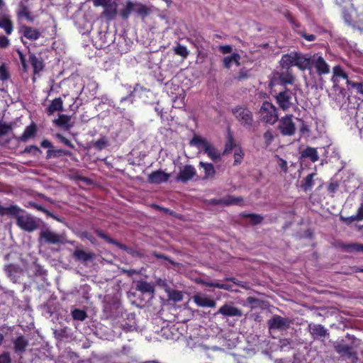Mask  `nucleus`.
<instances>
[{"label":"nucleus","mask_w":363,"mask_h":363,"mask_svg":"<svg viewBox=\"0 0 363 363\" xmlns=\"http://www.w3.org/2000/svg\"><path fill=\"white\" fill-rule=\"evenodd\" d=\"M232 113L238 121L245 128H251L253 125V115L251 111L245 106H236L232 110Z\"/></svg>","instance_id":"20e7f679"},{"label":"nucleus","mask_w":363,"mask_h":363,"mask_svg":"<svg viewBox=\"0 0 363 363\" xmlns=\"http://www.w3.org/2000/svg\"><path fill=\"white\" fill-rule=\"evenodd\" d=\"M11 129V125L0 121V137L8 134Z\"/></svg>","instance_id":"6e6d98bb"},{"label":"nucleus","mask_w":363,"mask_h":363,"mask_svg":"<svg viewBox=\"0 0 363 363\" xmlns=\"http://www.w3.org/2000/svg\"><path fill=\"white\" fill-rule=\"evenodd\" d=\"M301 157L308 158L313 162H315L319 160L317 149L315 147H306L301 152Z\"/></svg>","instance_id":"c85d7f7f"},{"label":"nucleus","mask_w":363,"mask_h":363,"mask_svg":"<svg viewBox=\"0 0 363 363\" xmlns=\"http://www.w3.org/2000/svg\"><path fill=\"white\" fill-rule=\"evenodd\" d=\"M73 257L79 261L87 262L94 259L95 254L83 250H76L73 253Z\"/></svg>","instance_id":"cd10ccee"},{"label":"nucleus","mask_w":363,"mask_h":363,"mask_svg":"<svg viewBox=\"0 0 363 363\" xmlns=\"http://www.w3.org/2000/svg\"><path fill=\"white\" fill-rule=\"evenodd\" d=\"M10 74L6 65L3 64L0 66V79L6 81L9 79Z\"/></svg>","instance_id":"5fc2aeb1"},{"label":"nucleus","mask_w":363,"mask_h":363,"mask_svg":"<svg viewBox=\"0 0 363 363\" xmlns=\"http://www.w3.org/2000/svg\"><path fill=\"white\" fill-rule=\"evenodd\" d=\"M56 137L62 143H64L65 145L71 147V148H74V145L68 140L65 137H64L61 134H57L56 135Z\"/></svg>","instance_id":"e2e57ef3"},{"label":"nucleus","mask_w":363,"mask_h":363,"mask_svg":"<svg viewBox=\"0 0 363 363\" xmlns=\"http://www.w3.org/2000/svg\"><path fill=\"white\" fill-rule=\"evenodd\" d=\"M235 147V144L233 138V136L230 134H229L228 137V140H227V142L225 143V150L223 151V154L228 153Z\"/></svg>","instance_id":"864d4df0"},{"label":"nucleus","mask_w":363,"mask_h":363,"mask_svg":"<svg viewBox=\"0 0 363 363\" xmlns=\"http://www.w3.org/2000/svg\"><path fill=\"white\" fill-rule=\"evenodd\" d=\"M312 55L296 52V66L303 71L311 69Z\"/></svg>","instance_id":"4468645a"},{"label":"nucleus","mask_w":363,"mask_h":363,"mask_svg":"<svg viewBox=\"0 0 363 363\" xmlns=\"http://www.w3.org/2000/svg\"><path fill=\"white\" fill-rule=\"evenodd\" d=\"M295 77L291 69L281 68L274 74L272 82L281 84H292Z\"/></svg>","instance_id":"1a4fd4ad"},{"label":"nucleus","mask_w":363,"mask_h":363,"mask_svg":"<svg viewBox=\"0 0 363 363\" xmlns=\"http://www.w3.org/2000/svg\"><path fill=\"white\" fill-rule=\"evenodd\" d=\"M259 113L261 121L270 125H274L279 119L278 109L269 101L262 103Z\"/></svg>","instance_id":"7ed1b4c3"},{"label":"nucleus","mask_w":363,"mask_h":363,"mask_svg":"<svg viewBox=\"0 0 363 363\" xmlns=\"http://www.w3.org/2000/svg\"><path fill=\"white\" fill-rule=\"evenodd\" d=\"M18 29L19 33L30 40H36L41 35V32L38 29L31 26L21 25Z\"/></svg>","instance_id":"f3484780"},{"label":"nucleus","mask_w":363,"mask_h":363,"mask_svg":"<svg viewBox=\"0 0 363 363\" xmlns=\"http://www.w3.org/2000/svg\"><path fill=\"white\" fill-rule=\"evenodd\" d=\"M29 61L33 68L34 74H37L43 70L45 65L41 57H38L34 53L30 52Z\"/></svg>","instance_id":"5701e85b"},{"label":"nucleus","mask_w":363,"mask_h":363,"mask_svg":"<svg viewBox=\"0 0 363 363\" xmlns=\"http://www.w3.org/2000/svg\"><path fill=\"white\" fill-rule=\"evenodd\" d=\"M190 144L202 150L213 161H218L221 158L220 152L206 139L195 136L191 140Z\"/></svg>","instance_id":"f03ea898"},{"label":"nucleus","mask_w":363,"mask_h":363,"mask_svg":"<svg viewBox=\"0 0 363 363\" xmlns=\"http://www.w3.org/2000/svg\"><path fill=\"white\" fill-rule=\"evenodd\" d=\"M221 314L224 318L228 317H241L243 313L241 309L234 306L233 304L225 303L223 305L218 311L215 313V315Z\"/></svg>","instance_id":"f8f14e48"},{"label":"nucleus","mask_w":363,"mask_h":363,"mask_svg":"<svg viewBox=\"0 0 363 363\" xmlns=\"http://www.w3.org/2000/svg\"><path fill=\"white\" fill-rule=\"evenodd\" d=\"M242 152L240 148L237 149L234 154L235 161L234 164H240L242 158Z\"/></svg>","instance_id":"0e129e2a"},{"label":"nucleus","mask_w":363,"mask_h":363,"mask_svg":"<svg viewBox=\"0 0 363 363\" xmlns=\"http://www.w3.org/2000/svg\"><path fill=\"white\" fill-rule=\"evenodd\" d=\"M242 216L245 218H249L250 223L253 225L259 224L263 220V217L258 214L243 213Z\"/></svg>","instance_id":"de8ad7c7"},{"label":"nucleus","mask_w":363,"mask_h":363,"mask_svg":"<svg viewBox=\"0 0 363 363\" xmlns=\"http://www.w3.org/2000/svg\"><path fill=\"white\" fill-rule=\"evenodd\" d=\"M21 212H23V211L18 207L17 213L11 216L16 218V225L21 230L31 233L38 229L40 225L35 217L28 213L20 214Z\"/></svg>","instance_id":"f257e3e1"},{"label":"nucleus","mask_w":363,"mask_h":363,"mask_svg":"<svg viewBox=\"0 0 363 363\" xmlns=\"http://www.w3.org/2000/svg\"><path fill=\"white\" fill-rule=\"evenodd\" d=\"M311 334L314 338L325 337L329 335L328 330L324 328L321 324H313L308 325Z\"/></svg>","instance_id":"412c9836"},{"label":"nucleus","mask_w":363,"mask_h":363,"mask_svg":"<svg viewBox=\"0 0 363 363\" xmlns=\"http://www.w3.org/2000/svg\"><path fill=\"white\" fill-rule=\"evenodd\" d=\"M135 4L130 1H128L125 7L120 11V16L123 19H127L132 11H134Z\"/></svg>","instance_id":"e433bc0d"},{"label":"nucleus","mask_w":363,"mask_h":363,"mask_svg":"<svg viewBox=\"0 0 363 363\" xmlns=\"http://www.w3.org/2000/svg\"><path fill=\"white\" fill-rule=\"evenodd\" d=\"M95 233L99 237L103 238L108 243L113 244L117 246L118 248L125 251L128 254L130 255L133 257H141L143 256V255L139 251L135 250L134 249L126 246L125 245L117 241L116 240L110 238L108 235L103 233L101 230H96Z\"/></svg>","instance_id":"6e6552de"},{"label":"nucleus","mask_w":363,"mask_h":363,"mask_svg":"<svg viewBox=\"0 0 363 363\" xmlns=\"http://www.w3.org/2000/svg\"><path fill=\"white\" fill-rule=\"evenodd\" d=\"M347 89L350 90L352 94H354L356 97L361 101H363V84L361 82H355L350 80V83L347 85Z\"/></svg>","instance_id":"a878e982"},{"label":"nucleus","mask_w":363,"mask_h":363,"mask_svg":"<svg viewBox=\"0 0 363 363\" xmlns=\"http://www.w3.org/2000/svg\"><path fill=\"white\" fill-rule=\"evenodd\" d=\"M281 135L284 136H292L296 133V125L292 120V115H286L279 121L278 125Z\"/></svg>","instance_id":"9d476101"},{"label":"nucleus","mask_w":363,"mask_h":363,"mask_svg":"<svg viewBox=\"0 0 363 363\" xmlns=\"http://www.w3.org/2000/svg\"><path fill=\"white\" fill-rule=\"evenodd\" d=\"M18 206L16 205H11L5 207L0 204V216H10L14 215L17 213Z\"/></svg>","instance_id":"ea45409f"},{"label":"nucleus","mask_w":363,"mask_h":363,"mask_svg":"<svg viewBox=\"0 0 363 363\" xmlns=\"http://www.w3.org/2000/svg\"><path fill=\"white\" fill-rule=\"evenodd\" d=\"M10 45V40L4 36L0 35V48H6Z\"/></svg>","instance_id":"774afa93"},{"label":"nucleus","mask_w":363,"mask_h":363,"mask_svg":"<svg viewBox=\"0 0 363 363\" xmlns=\"http://www.w3.org/2000/svg\"><path fill=\"white\" fill-rule=\"evenodd\" d=\"M337 352H342L345 354H350L351 353L352 347L347 345H340L336 347Z\"/></svg>","instance_id":"bf43d9fd"},{"label":"nucleus","mask_w":363,"mask_h":363,"mask_svg":"<svg viewBox=\"0 0 363 363\" xmlns=\"http://www.w3.org/2000/svg\"><path fill=\"white\" fill-rule=\"evenodd\" d=\"M194 302L201 307L214 308L216 303L214 300L208 298L204 295L196 294L193 296Z\"/></svg>","instance_id":"4be33fe9"},{"label":"nucleus","mask_w":363,"mask_h":363,"mask_svg":"<svg viewBox=\"0 0 363 363\" xmlns=\"http://www.w3.org/2000/svg\"><path fill=\"white\" fill-rule=\"evenodd\" d=\"M0 363H11V358L9 352H4L0 354Z\"/></svg>","instance_id":"680f3d73"},{"label":"nucleus","mask_w":363,"mask_h":363,"mask_svg":"<svg viewBox=\"0 0 363 363\" xmlns=\"http://www.w3.org/2000/svg\"><path fill=\"white\" fill-rule=\"evenodd\" d=\"M342 248L347 252H361L363 253V244L352 243V244H342Z\"/></svg>","instance_id":"58836bf2"},{"label":"nucleus","mask_w":363,"mask_h":363,"mask_svg":"<svg viewBox=\"0 0 363 363\" xmlns=\"http://www.w3.org/2000/svg\"><path fill=\"white\" fill-rule=\"evenodd\" d=\"M281 68L291 69L292 66H296V52L284 55L279 62Z\"/></svg>","instance_id":"b1692460"},{"label":"nucleus","mask_w":363,"mask_h":363,"mask_svg":"<svg viewBox=\"0 0 363 363\" xmlns=\"http://www.w3.org/2000/svg\"><path fill=\"white\" fill-rule=\"evenodd\" d=\"M63 108V102L61 98L53 99L46 109L48 115L53 114L55 111H62Z\"/></svg>","instance_id":"7c9ffc66"},{"label":"nucleus","mask_w":363,"mask_h":363,"mask_svg":"<svg viewBox=\"0 0 363 363\" xmlns=\"http://www.w3.org/2000/svg\"><path fill=\"white\" fill-rule=\"evenodd\" d=\"M174 90L177 91L175 96H172L173 107L181 108L184 106V99L186 96L185 91L179 85L174 86Z\"/></svg>","instance_id":"6ab92c4d"},{"label":"nucleus","mask_w":363,"mask_h":363,"mask_svg":"<svg viewBox=\"0 0 363 363\" xmlns=\"http://www.w3.org/2000/svg\"><path fill=\"white\" fill-rule=\"evenodd\" d=\"M292 323L293 320L289 318L279 315H274L267 320V326L269 330H286Z\"/></svg>","instance_id":"39448f33"},{"label":"nucleus","mask_w":363,"mask_h":363,"mask_svg":"<svg viewBox=\"0 0 363 363\" xmlns=\"http://www.w3.org/2000/svg\"><path fill=\"white\" fill-rule=\"evenodd\" d=\"M174 52L176 55L182 57L184 59L186 58L189 54L186 47L181 44H178L174 48Z\"/></svg>","instance_id":"a18cd8bd"},{"label":"nucleus","mask_w":363,"mask_h":363,"mask_svg":"<svg viewBox=\"0 0 363 363\" xmlns=\"http://www.w3.org/2000/svg\"><path fill=\"white\" fill-rule=\"evenodd\" d=\"M18 16L19 18H24L30 22H32L33 21V17L31 16L30 9H28L27 5L23 1H21L20 4H19V9L18 11Z\"/></svg>","instance_id":"2f4dec72"},{"label":"nucleus","mask_w":363,"mask_h":363,"mask_svg":"<svg viewBox=\"0 0 363 363\" xmlns=\"http://www.w3.org/2000/svg\"><path fill=\"white\" fill-rule=\"evenodd\" d=\"M54 122L57 125L66 130H69L73 126L71 123V116L65 114L59 115L58 118L55 119Z\"/></svg>","instance_id":"c756f323"},{"label":"nucleus","mask_w":363,"mask_h":363,"mask_svg":"<svg viewBox=\"0 0 363 363\" xmlns=\"http://www.w3.org/2000/svg\"><path fill=\"white\" fill-rule=\"evenodd\" d=\"M13 349L15 352L23 353L26 350L27 347L28 346V340L23 336L20 335L17 337L13 341Z\"/></svg>","instance_id":"393cba45"},{"label":"nucleus","mask_w":363,"mask_h":363,"mask_svg":"<svg viewBox=\"0 0 363 363\" xmlns=\"http://www.w3.org/2000/svg\"><path fill=\"white\" fill-rule=\"evenodd\" d=\"M340 220L347 224H350L355 220H362L363 212L359 208H358L357 213L356 215L350 217L340 216Z\"/></svg>","instance_id":"37998d69"},{"label":"nucleus","mask_w":363,"mask_h":363,"mask_svg":"<svg viewBox=\"0 0 363 363\" xmlns=\"http://www.w3.org/2000/svg\"><path fill=\"white\" fill-rule=\"evenodd\" d=\"M333 84H340V81H344L346 85L350 83V80L348 79L347 73L344 71L343 68L337 65L333 68V77L331 79Z\"/></svg>","instance_id":"dca6fc26"},{"label":"nucleus","mask_w":363,"mask_h":363,"mask_svg":"<svg viewBox=\"0 0 363 363\" xmlns=\"http://www.w3.org/2000/svg\"><path fill=\"white\" fill-rule=\"evenodd\" d=\"M118 14V4L116 1L111 2L104 8L101 16L104 17L108 21H113Z\"/></svg>","instance_id":"aec40b11"},{"label":"nucleus","mask_w":363,"mask_h":363,"mask_svg":"<svg viewBox=\"0 0 363 363\" xmlns=\"http://www.w3.org/2000/svg\"><path fill=\"white\" fill-rule=\"evenodd\" d=\"M240 57L238 53H233L230 56H227L223 60V65L225 68L229 69L233 62L239 65V60Z\"/></svg>","instance_id":"4c0bfd02"},{"label":"nucleus","mask_w":363,"mask_h":363,"mask_svg":"<svg viewBox=\"0 0 363 363\" xmlns=\"http://www.w3.org/2000/svg\"><path fill=\"white\" fill-rule=\"evenodd\" d=\"M4 271L11 280L16 282L17 274L21 272V269L18 264H9L4 266Z\"/></svg>","instance_id":"bb28decb"},{"label":"nucleus","mask_w":363,"mask_h":363,"mask_svg":"<svg viewBox=\"0 0 363 363\" xmlns=\"http://www.w3.org/2000/svg\"><path fill=\"white\" fill-rule=\"evenodd\" d=\"M196 174V169L191 164H186L179 171L176 177V181L186 183L191 180Z\"/></svg>","instance_id":"ddd939ff"},{"label":"nucleus","mask_w":363,"mask_h":363,"mask_svg":"<svg viewBox=\"0 0 363 363\" xmlns=\"http://www.w3.org/2000/svg\"><path fill=\"white\" fill-rule=\"evenodd\" d=\"M108 145V140L106 137H102L94 142V147L99 151L102 150Z\"/></svg>","instance_id":"3c124183"},{"label":"nucleus","mask_w":363,"mask_h":363,"mask_svg":"<svg viewBox=\"0 0 363 363\" xmlns=\"http://www.w3.org/2000/svg\"><path fill=\"white\" fill-rule=\"evenodd\" d=\"M113 1L112 0H93L95 6H103L104 8Z\"/></svg>","instance_id":"338daca9"},{"label":"nucleus","mask_w":363,"mask_h":363,"mask_svg":"<svg viewBox=\"0 0 363 363\" xmlns=\"http://www.w3.org/2000/svg\"><path fill=\"white\" fill-rule=\"evenodd\" d=\"M62 235L56 233L50 229L42 230L39 234L38 241L40 243L57 245L64 242Z\"/></svg>","instance_id":"0eeeda50"},{"label":"nucleus","mask_w":363,"mask_h":363,"mask_svg":"<svg viewBox=\"0 0 363 363\" xmlns=\"http://www.w3.org/2000/svg\"><path fill=\"white\" fill-rule=\"evenodd\" d=\"M36 133V126L35 124H31L27 126L23 133L19 138V140L22 142H26L30 138L34 137Z\"/></svg>","instance_id":"f704fd0d"},{"label":"nucleus","mask_w":363,"mask_h":363,"mask_svg":"<svg viewBox=\"0 0 363 363\" xmlns=\"http://www.w3.org/2000/svg\"><path fill=\"white\" fill-rule=\"evenodd\" d=\"M342 84H333V90L337 95L336 100L342 101L346 96V90L342 87Z\"/></svg>","instance_id":"a19ab883"},{"label":"nucleus","mask_w":363,"mask_h":363,"mask_svg":"<svg viewBox=\"0 0 363 363\" xmlns=\"http://www.w3.org/2000/svg\"><path fill=\"white\" fill-rule=\"evenodd\" d=\"M247 303L251 306V309L262 308L263 301L255 297L250 296L246 299Z\"/></svg>","instance_id":"8fccbe9b"},{"label":"nucleus","mask_w":363,"mask_h":363,"mask_svg":"<svg viewBox=\"0 0 363 363\" xmlns=\"http://www.w3.org/2000/svg\"><path fill=\"white\" fill-rule=\"evenodd\" d=\"M30 206L31 207L37 209L38 211H42V212L45 213L48 216H50L52 218H55L56 220H58V218H57L55 216H54L50 211L46 210L43 206L38 205V204H37L35 203H33V202L30 203Z\"/></svg>","instance_id":"4d7b16f0"},{"label":"nucleus","mask_w":363,"mask_h":363,"mask_svg":"<svg viewBox=\"0 0 363 363\" xmlns=\"http://www.w3.org/2000/svg\"><path fill=\"white\" fill-rule=\"evenodd\" d=\"M298 121L301 123V125L299 128V132L301 135L308 134L310 132L309 128L308 125L305 123V122L301 119H298Z\"/></svg>","instance_id":"052dcab7"},{"label":"nucleus","mask_w":363,"mask_h":363,"mask_svg":"<svg viewBox=\"0 0 363 363\" xmlns=\"http://www.w3.org/2000/svg\"><path fill=\"white\" fill-rule=\"evenodd\" d=\"M314 68L320 76L330 73V66L319 54L312 55L311 69Z\"/></svg>","instance_id":"9b49d317"},{"label":"nucleus","mask_w":363,"mask_h":363,"mask_svg":"<svg viewBox=\"0 0 363 363\" xmlns=\"http://www.w3.org/2000/svg\"><path fill=\"white\" fill-rule=\"evenodd\" d=\"M0 28H3L7 35L11 34L13 28L12 21L8 17L1 18Z\"/></svg>","instance_id":"c9c22d12"},{"label":"nucleus","mask_w":363,"mask_h":363,"mask_svg":"<svg viewBox=\"0 0 363 363\" xmlns=\"http://www.w3.org/2000/svg\"><path fill=\"white\" fill-rule=\"evenodd\" d=\"M135 9L134 11L140 16L145 17L148 13L149 10L143 4L140 3H135Z\"/></svg>","instance_id":"49530a36"},{"label":"nucleus","mask_w":363,"mask_h":363,"mask_svg":"<svg viewBox=\"0 0 363 363\" xmlns=\"http://www.w3.org/2000/svg\"><path fill=\"white\" fill-rule=\"evenodd\" d=\"M68 328L67 327H65L63 328L59 329V330H55L53 331V334L55 337L59 340L62 341L65 339H67L69 337Z\"/></svg>","instance_id":"79ce46f5"},{"label":"nucleus","mask_w":363,"mask_h":363,"mask_svg":"<svg viewBox=\"0 0 363 363\" xmlns=\"http://www.w3.org/2000/svg\"><path fill=\"white\" fill-rule=\"evenodd\" d=\"M264 139L266 145L268 146L273 141L274 136L273 131L272 130H268L264 133Z\"/></svg>","instance_id":"13d9d810"},{"label":"nucleus","mask_w":363,"mask_h":363,"mask_svg":"<svg viewBox=\"0 0 363 363\" xmlns=\"http://www.w3.org/2000/svg\"><path fill=\"white\" fill-rule=\"evenodd\" d=\"M315 174H308L304 180V182L302 184L301 187L305 191L311 190L314 184L313 183V177Z\"/></svg>","instance_id":"c03bdc74"},{"label":"nucleus","mask_w":363,"mask_h":363,"mask_svg":"<svg viewBox=\"0 0 363 363\" xmlns=\"http://www.w3.org/2000/svg\"><path fill=\"white\" fill-rule=\"evenodd\" d=\"M241 201H242V199L241 197H235L234 196L228 195L222 199H212L209 200L208 203L212 205L230 206L240 204Z\"/></svg>","instance_id":"a211bd4d"},{"label":"nucleus","mask_w":363,"mask_h":363,"mask_svg":"<svg viewBox=\"0 0 363 363\" xmlns=\"http://www.w3.org/2000/svg\"><path fill=\"white\" fill-rule=\"evenodd\" d=\"M40 150L35 145H30L25 148L24 152L27 153H33V155H35L37 152H40Z\"/></svg>","instance_id":"69168bd1"},{"label":"nucleus","mask_w":363,"mask_h":363,"mask_svg":"<svg viewBox=\"0 0 363 363\" xmlns=\"http://www.w3.org/2000/svg\"><path fill=\"white\" fill-rule=\"evenodd\" d=\"M199 166L204 170V179L212 178L215 176L216 170L214 166L211 163L200 162Z\"/></svg>","instance_id":"72a5a7b5"},{"label":"nucleus","mask_w":363,"mask_h":363,"mask_svg":"<svg viewBox=\"0 0 363 363\" xmlns=\"http://www.w3.org/2000/svg\"><path fill=\"white\" fill-rule=\"evenodd\" d=\"M170 174L159 169L152 172L148 175L147 182L150 184H160L169 180Z\"/></svg>","instance_id":"2eb2a0df"},{"label":"nucleus","mask_w":363,"mask_h":363,"mask_svg":"<svg viewBox=\"0 0 363 363\" xmlns=\"http://www.w3.org/2000/svg\"><path fill=\"white\" fill-rule=\"evenodd\" d=\"M275 98L279 107L284 111H287L294 105L293 98L296 99V93L286 89L277 94Z\"/></svg>","instance_id":"423d86ee"},{"label":"nucleus","mask_w":363,"mask_h":363,"mask_svg":"<svg viewBox=\"0 0 363 363\" xmlns=\"http://www.w3.org/2000/svg\"><path fill=\"white\" fill-rule=\"evenodd\" d=\"M168 298L172 301L179 302L183 299V294L179 291L171 290L168 291Z\"/></svg>","instance_id":"09e8293b"},{"label":"nucleus","mask_w":363,"mask_h":363,"mask_svg":"<svg viewBox=\"0 0 363 363\" xmlns=\"http://www.w3.org/2000/svg\"><path fill=\"white\" fill-rule=\"evenodd\" d=\"M72 318L74 320H81V321L84 320L86 319V318L87 317L86 312L84 311L80 310V309H74L72 312Z\"/></svg>","instance_id":"603ef678"},{"label":"nucleus","mask_w":363,"mask_h":363,"mask_svg":"<svg viewBox=\"0 0 363 363\" xmlns=\"http://www.w3.org/2000/svg\"><path fill=\"white\" fill-rule=\"evenodd\" d=\"M136 290L142 292L143 294H153L155 291V286L151 283L144 281H138L136 284Z\"/></svg>","instance_id":"473e14b6"}]
</instances>
